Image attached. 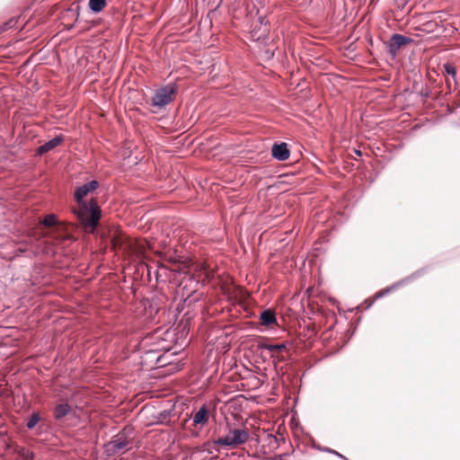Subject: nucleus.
Listing matches in <instances>:
<instances>
[{"instance_id": "4", "label": "nucleus", "mask_w": 460, "mask_h": 460, "mask_svg": "<svg viewBox=\"0 0 460 460\" xmlns=\"http://www.w3.org/2000/svg\"><path fill=\"white\" fill-rule=\"evenodd\" d=\"M428 270H429V267L420 268V269L417 270L416 271H414L413 273L410 274L409 276L394 283L390 287H387V288L378 291L375 295L374 300H372L371 302L368 303V305H367V308H369L376 299L382 298L383 296L389 294L391 291H393L400 287H402L404 285H407V284L416 280L417 279L422 277L423 275H425L428 272Z\"/></svg>"}, {"instance_id": "22", "label": "nucleus", "mask_w": 460, "mask_h": 460, "mask_svg": "<svg viewBox=\"0 0 460 460\" xmlns=\"http://www.w3.org/2000/svg\"><path fill=\"white\" fill-rule=\"evenodd\" d=\"M323 451L329 453V454H332L333 456H338L339 458L342 459V460H349L345 456H343L342 454L339 453L338 451L334 450V449H331V448H324Z\"/></svg>"}, {"instance_id": "2", "label": "nucleus", "mask_w": 460, "mask_h": 460, "mask_svg": "<svg viewBox=\"0 0 460 460\" xmlns=\"http://www.w3.org/2000/svg\"><path fill=\"white\" fill-rule=\"evenodd\" d=\"M133 429L129 427L124 428L111 441L104 445V450L108 456H114L124 449L131 441V434Z\"/></svg>"}, {"instance_id": "11", "label": "nucleus", "mask_w": 460, "mask_h": 460, "mask_svg": "<svg viewBox=\"0 0 460 460\" xmlns=\"http://www.w3.org/2000/svg\"><path fill=\"white\" fill-rule=\"evenodd\" d=\"M217 446L222 447H234L232 440H231V435L230 433L223 438H218L217 439H214L211 444V449H208L209 453H212L213 450L219 451V449L217 447Z\"/></svg>"}, {"instance_id": "18", "label": "nucleus", "mask_w": 460, "mask_h": 460, "mask_svg": "<svg viewBox=\"0 0 460 460\" xmlns=\"http://www.w3.org/2000/svg\"><path fill=\"white\" fill-rule=\"evenodd\" d=\"M172 410H164L155 416L156 424H164L165 420L171 416Z\"/></svg>"}, {"instance_id": "16", "label": "nucleus", "mask_w": 460, "mask_h": 460, "mask_svg": "<svg viewBox=\"0 0 460 460\" xmlns=\"http://www.w3.org/2000/svg\"><path fill=\"white\" fill-rule=\"evenodd\" d=\"M40 420V412L39 411H34V412H32V414L28 419V420L26 422V427L29 429H32L35 428V426L38 424V422Z\"/></svg>"}, {"instance_id": "25", "label": "nucleus", "mask_w": 460, "mask_h": 460, "mask_svg": "<svg viewBox=\"0 0 460 460\" xmlns=\"http://www.w3.org/2000/svg\"><path fill=\"white\" fill-rule=\"evenodd\" d=\"M355 153H356V155H358L359 156L362 155L360 150L355 149Z\"/></svg>"}, {"instance_id": "10", "label": "nucleus", "mask_w": 460, "mask_h": 460, "mask_svg": "<svg viewBox=\"0 0 460 460\" xmlns=\"http://www.w3.org/2000/svg\"><path fill=\"white\" fill-rule=\"evenodd\" d=\"M64 140V137L62 135H58L52 139L47 141L43 145L38 147L37 154L40 155H42L45 153H48L49 151L54 149L56 146H58L60 143H62Z\"/></svg>"}, {"instance_id": "19", "label": "nucleus", "mask_w": 460, "mask_h": 460, "mask_svg": "<svg viewBox=\"0 0 460 460\" xmlns=\"http://www.w3.org/2000/svg\"><path fill=\"white\" fill-rule=\"evenodd\" d=\"M17 22H18V18H16V17L11 18L9 21L5 22L3 24L2 31H8L10 29L16 27Z\"/></svg>"}, {"instance_id": "8", "label": "nucleus", "mask_w": 460, "mask_h": 460, "mask_svg": "<svg viewBox=\"0 0 460 460\" xmlns=\"http://www.w3.org/2000/svg\"><path fill=\"white\" fill-rule=\"evenodd\" d=\"M209 419V409L208 406L204 403L199 409V411L193 415L192 422L194 426L201 425L204 426L208 422Z\"/></svg>"}, {"instance_id": "17", "label": "nucleus", "mask_w": 460, "mask_h": 460, "mask_svg": "<svg viewBox=\"0 0 460 460\" xmlns=\"http://www.w3.org/2000/svg\"><path fill=\"white\" fill-rule=\"evenodd\" d=\"M40 223L46 227H51L58 224V218L56 215L49 214Z\"/></svg>"}, {"instance_id": "3", "label": "nucleus", "mask_w": 460, "mask_h": 460, "mask_svg": "<svg viewBox=\"0 0 460 460\" xmlns=\"http://www.w3.org/2000/svg\"><path fill=\"white\" fill-rule=\"evenodd\" d=\"M177 92L178 86L174 83L158 88L152 97L151 105L159 109L164 108L174 100Z\"/></svg>"}, {"instance_id": "15", "label": "nucleus", "mask_w": 460, "mask_h": 460, "mask_svg": "<svg viewBox=\"0 0 460 460\" xmlns=\"http://www.w3.org/2000/svg\"><path fill=\"white\" fill-rule=\"evenodd\" d=\"M16 452L18 456L23 460H34L35 458L34 453L25 447H19L17 448Z\"/></svg>"}, {"instance_id": "21", "label": "nucleus", "mask_w": 460, "mask_h": 460, "mask_svg": "<svg viewBox=\"0 0 460 460\" xmlns=\"http://www.w3.org/2000/svg\"><path fill=\"white\" fill-rule=\"evenodd\" d=\"M84 185L87 187L88 190L93 191L99 187V182L95 180H93L87 183H84Z\"/></svg>"}, {"instance_id": "7", "label": "nucleus", "mask_w": 460, "mask_h": 460, "mask_svg": "<svg viewBox=\"0 0 460 460\" xmlns=\"http://www.w3.org/2000/svg\"><path fill=\"white\" fill-rule=\"evenodd\" d=\"M271 155L278 161H286L289 158L290 151L285 142L275 143L271 147Z\"/></svg>"}, {"instance_id": "23", "label": "nucleus", "mask_w": 460, "mask_h": 460, "mask_svg": "<svg viewBox=\"0 0 460 460\" xmlns=\"http://www.w3.org/2000/svg\"><path fill=\"white\" fill-rule=\"evenodd\" d=\"M421 94L424 96V97H429V91L428 89H426L425 91L424 90H421Z\"/></svg>"}, {"instance_id": "14", "label": "nucleus", "mask_w": 460, "mask_h": 460, "mask_svg": "<svg viewBox=\"0 0 460 460\" xmlns=\"http://www.w3.org/2000/svg\"><path fill=\"white\" fill-rule=\"evenodd\" d=\"M106 5V0H89V9L94 13H99Z\"/></svg>"}, {"instance_id": "9", "label": "nucleus", "mask_w": 460, "mask_h": 460, "mask_svg": "<svg viewBox=\"0 0 460 460\" xmlns=\"http://www.w3.org/2000/svg\"><path fill=\"white\" fill-rule=\"evenodd\" d=\"M231 435V440L234 447L238 445L244 444L249 439V433L244 429H234L229 431Z\"/></svg>"}, {"instance_id": "13", "label": "nucleus", "mask_w": 460, "mask_h": 460, "mask_svg": "<svg viewBox=\"0 0 460 460\" xmlns=\"http://www.w3.org/2000/svg\"><path fill=\"white\" fill-rule=\"evenodd\" d=\"M259 349H266L270 352L282 351L286 349V345L284 343L279 344H270V343H259Z\"/></svg>"}, {"instance_id": "24", "label": "nucleus", "mask_w": 460, "mask_h": 460, "mask_svg": "<svg viewBox=\"0 0 460 460\" xmlns=\"http://www.w3.org/2000/svg\"><path fill=\"white\" fill-rule=\"evenodd\" d=\"M264 19H265L264 17H260L259 18L261 24L264 23Z\"/></svg>"}, {"instance_id": "26", "label": "nucleus", "mask_w": 460, "mask_h": 460, "mask_svg": "<svg viewBox=\"0 0 460 460\" xmlns=\"http://www.w3.org/2000/svg\"><path fill=\"white\" fill-rule=\"evenodd\" d=\"M220 3H222V0H219V3L217 4V7L219 6Z\"/></svg>"}, {"instance_id": "1", "label": "nucleus", "mask_w": 460, "mask_h": 460, "mask_svg": "<svg viewBox=\"0 0 460 460\" xmlns=\"http://www.w3.org/2000/svg\"><path fill=\"white\" fill-rule=\"evenodd\" d=\"M89 192L84 184L76 189L74 197L78 204V209L75 214L84 226L94 229L99 224L102 212L95 199H91L88 202L84 200Z\"/></svg>"}, {"instance_id": "5", "label": "nucleus", "mask_w": 460, "mask_h": 460, "mask_svg": "<svg viewBox=\"0 0 460 460\" xmlns=\"http://www.w3.org/2000/svg\"><path fill=\"white\" fill-rule=\"evenodd\" d=\"M411 42H413V40L410 37L398 33L393 34L387 42L388 53L391 56L395 57L402 47Z\"/></svg>"}, {"instance_id": "6", "label": "nucleus", "mask_w": 460, "mask_h": 460, "mask_svg": "<svg viewBox=\"0 0 460 460\" xmlns=\"http://www.w3.org/2000/svg\"><path fill=\"white\" fill-rule=\"evenodd\" d=\"M70 416H75V411L68 402L58 403L53 409V418L57 422H61Z\"/></svg>"}, {"instance_id": "12", "label": "nucleus", "mask_w": 460, "mask_h": 460, "mask_svg": "<svg viewBox=\"0 0 460 460\" xmlns=\"http://www.w3.org/2000/svg\"><path fill=\"white\" fill-rule=\"evenodd\" d=\"M261 324L270 326L277 322L275 313L270 309L263 310L260 315Z\"/></svg>"}, {"instance_id": "20", "label": "nucleus", "mask_w": 460, "mask_h": 460, "mask_svg": "<svg viewBox=\"0 0 460 460\" xmlns=\"http://www.w3.org/2000/svg\"><path fill=\"white\" fill-rule=\"evenodd\" d=\"M444 70H445V72L447 75H450L453 77H455L456 75V67L453 65L449 64V63H447V64L444 65Z\"/></svg>"}]
</instances>
